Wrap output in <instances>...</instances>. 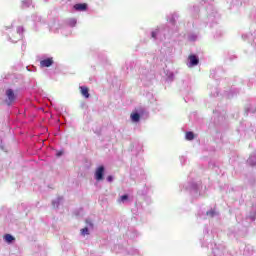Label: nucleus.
I'll list each match as a JSON object with an SVG mask.
<instances>
[{"instance_id": "nucleus-4", "label": "nucleus", "mask_w": 256, "mask_h": 256, "mask_svg": "<svg viewBox=\"0 0 256 256\" xmlns=\"http://www.w3.org/2000/svg\"><path fill=\"white\" fill-rule=\"evenodd\" d=\"M81 95H83V97H85V99H89V97H91V94H89V88L86 86H80L79 87Z\"/></svg>"}, {"instance_id": "nucleus-10", "label": "nucleus", "mask_w": 256, "mask_h": 256, "mask_svg": "<svg viewBox=\"0 0 256 256\" xmlns=\"http://www.w3.org/2000/svg\"><path fill=\"white\" fill-rule=\"evenodd\" d=\"M81 235H89V228L85 227L80 230Z\"/></svg>"}, {"instance_id": "nucleus-13", "label": "nucleus", "mask_w": 256, "mask_h": 256, "mask_svg": "<svg viewBox=\"0 0 256 256\" xmlns=\"http://www.w3.org/2000/svg\"><path fill=\"white\" fill-rule=\"evenodd\" d=\"M86 224L89 225V227H93V222H91L90 220H86Z\"/></svg>"}, {"instance_id": "nucleus-3", "label": "nucleus", "mask_w": 256, "mask_h": 256, "mask_svg": "<svg viewBox=\"0 0 256 256\" xmlns=\"http://www.w3.org/2000/svg\"><path fill=\"white\" fill-rule=\"evenodd\" d=\"M188 59L190 61L191 67H195V65H199V58L195 56V54L189 55Z\"/></svg>"}, {"instance_id": "nucleus-6", "label": "nucleus", "mask_w": 256, "mask_h": 256, "mask_svg": "<svg viewBox=\"0 0 256 256\" xmlns=\"http://www.w3.org/2000/svg\"><path fill=\"white\" fill-rule=\"evenodd\" d=\"M74 9H75V11H87V4H85V3L75 4Z\"/></svg>"}, {"instance_id": "nucleus-12", "label": "nucleus", "mask_w": 256, "mask_h": 256, "mask_svg": "<svg viewBox=\"0 0 256 256\" xmlns=\"http://www.w3.org/2000/svg\"><path fill=\"white\" fill-rule=\"evenodd\" d=\"M107 182L112 183L113 182V176H108L107 177Z\"/></svg>"}, {"instance_id": "nucleus-7", "label": "nucleus", "mask_w": 256, "mask_h": 256, "mask_svg": "<svg viewBox=\"0 0 256 256\" xmlns=\"http://www.w3.org/2000/svg\"><path fill=\"white\" fill-rule=\"evenodd\" d=\"M130 117L134 123L139 122V120L141 119V115H139V113H132Z\"/></svg>"}, {"instance_id": "nucleus-11", "label": "nucleus", "mask_w": 256, "mask_h": 256, "mask_svg": "<svg viewBox=\"0 0 256 256\" xmlns=\"http://www.w3.org/2000/svg\"><path fill=\"white\" fill-rule=\"evenodd\" d=\"M127 199H129L128 195L121 196V201H127Z\"/></svg>"}, {"instance_id": "nucleus-5", "label": "nucleus", "mask_w": 256, "mask_h": 256, "mask_svg": "<svg viewBox=\"0 0 256 256\" xmlns=\"http://www.w3.org/2000/svg\"><path fill=\"white\" fill-rule=\"evenodd\" d=\"M53 65V58H47L40 61V67H51Z\"/></svg>"}, {"instance_id": "nucleus-1", "label": "nucleus", "mask_w": 256, "mask_h": 256, "mask_svg": "<svg viewBox=\"0 0 256 256\" xmlns=\"http://www.w3.org/2000/svg\"><path fill=\"white\" fill-rule=\"evenodd\" d=\"M105 173V166H99L95 171V179L96 181H103Z\"/></svg>"}, {"instance_id": "nucleus-14", "label": "nucleus", "mask_w": 256, "mask_h": 256, "mask_svg": "<svg viewBox=\"0 0 256 256\" xmlns=\"http://www.w3.org/2000/svg\"><path fill=\"white\" fill-rule=\"evenodd\" d=\"M152 37H153V39H156L157 38V32H152Z\"/></svg>"}, {"instance_id": "nucleus-8", "label": "nucleus", "mask_w": 256, "mask_h": 256, "mask_svg": "<svg viewBox=\"0 0 256 256\" xmlns=\"http://www.w3.org/2000/svg\"><path fill=\"white\" fill-rule=\"evenodd\" d=\"M4 240L6 243H11L12 241H15V237H13L11 234L4 235Z\"/></svg>"}, {"instance_id": "nucleus-2", "label": "nucleus", "mask_w": 256, "mask_h": 256, "mask_svg": "<svg viewBox=\"0 0 256 256\" xmlns=\"http://www.w3.org/2000/svg\"><path fill=\"white\" fill-rule=\"evenodd\" d=\"M6 97V103H8V105H11V103H13V101H15L16 99L15 92L13 91V89L6 90Z\"/></svg>"}, {"instance_id": "nucleus-9", "label": "nucleus", "mask_w": 256, "mask_h": 256, "mask_svg": "<svg viewBox=\"0 0 256 256\" xmlns=\"http://www.w3.org/2000/svg\"><path fill=\"white\" fill-rule=\"evenodd\" d=\"M187 141H193L195 139V134L193 132H186Z\"/></svg>"}]
</instances>
